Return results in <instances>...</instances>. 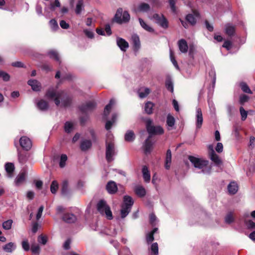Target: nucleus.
Returning <instances> with one entry per match:
<instances>
[{"label": "nucleus", "instance_id": "nucleus-16", "mask_svg": "<svg viewBox=\"0 0 255 255\" xmlns=\"http://www.w3.org/2000/svg\"><path fill=\"white\" fill-rule=\"evenodd\" d=\"M199 16V13L197 11H194L193 14H189L186 16V20L190 23L193 25L196 22V19Z\"/></svg>", "mask_w": 255, "mask_h": 255}, {"label": "nucleus", "instance_id": "nucleus-22", "mask_svg": "<svg viewBox=\"0 0 255 255\" xmlns=\"http://www.w3.org/2000/svg\"><path fill=\"white\" fill-rule=\"evenodd\" d=\"M134 192L140 197H144L146 194V190L141 185L136 186L134 188Z\"/></svg>", "mask_w": 255, "mask_h": 255}, {"label": "nucleus", "instance_id": "nucleus-8", "mask_svg": "<svg viewBox=\"0 0 255 255\" xmlns=\"http://www.w3.org/2000/svg\"><path fill=\"white\" fill-rule=\"evenodd\" d=\"M155 22L159 24L160 26L164 28H166L168 27V22L166 19L163 16V15H159L158 14H154L153 16Z\"/></svg>", "mask_w": 255, "mask_h": 255}, {"label": "nucleus", "instance_id": "nucleus-1", "mask_svg": "<svg viewBox=\"0 0 255 255\" xmlns=\"http://www.w3.org/2000/svg\"><path fill=\"white\" fill-rule=\"evenodd\" d=\"M46 97L54 102L56 106H67L69 104V100L63 91H56L53 88L49 89L46 94Z\"/></svg>", "mask_w": 255, "mask_h": 255}, {"label": "nucleus", "instance_id": "nucleus-28", "mask_svg": "<svg viewBox=\"0 0 255 255\" xmlns=\"http://www.w3.org/2000/svg\"><path fill=\"white\" fill-rule=\"evenodd\" d=\"M37 107L41 111L47 110L48 108V103L43 100H40L36 103Z\"/></svg>", "mask_w": 255, "mask_h": 255}, {"label": "nucleus", "instance_id": "nucleus-39", "mask_svg": "<svg viewBox=\"0 0 255 255\" xmlns=\"http://www.w3.org/2000/svg\"><path fill=\"white\" fill-rule=\"evenodd\" d=\"M59 188V184L56 180H53L50 185V191L52 194H56Z\"/></svg>", "mask_w": 255, "mask_h": 255}, {"label": "nucleus", "instance_id": "nucleus-31", "mask_svg": "<svg viewBox=\"0 0 255 255\" xmlns=\"http://www.w3.org/2000/svg\"><path fill=\"white\" fill-rule=\"evenodd\" d=\"M235 31V26L230 23H228L225 26L226 33L229 36H232L234 34Z\"/></svg>", "mask_w": 255, "mask_h": 255}, {"label": "nucleus", "instance_id": "nucleus-30", "mask_svg": "<svg viewBox=\"0 0 255 255\" xmlns=\"http://www.w3.org/2000/svg\"><path fill=\"white\" fill-rule=\"evenodd\" d=\"M131 40L134 45V49L136 50H138L140 48V42L139 36L136 34L132 35Z\"/></svg>", "mask_w": 255, "mask_h": 255}, {"label": "nucleus", "instance_id": "nucleus-47", "mask_svg": "<svg viewBox=\"0 0 255 255\" xmlns=\"http://www.w3.org/2000/svg\"><path fill=\"white\" fill-rule=\"evenodd\" d=\"M67 160V156L66 154H63L60 156V161H59V166L61 168H63L66 165V162Z\"/></svg>", "mask_w": 255, "mask_h": 255}, {"label": "nucleus", "instance_id": "nucleus-36", "mask_svg": "<svg viewBox=\"0 0 255 255\" xmlns=\"http://www.w3.org/2000/svg\"><path fill=\"white\" fill-rule=\"evenodd\" d=\"M171 152L170 149L167 151L166 157L165 160V167L166 169H168L170 168V164L171 162Z\"/></svg>", "mask_w": 255, "mask_h": 255}, {"label": "nucleus", "instance_id": "nucleus-19", "mask_svg": "<svg viewBox=\"0 0 255 255\" xmlns=\"http://www.w3.org/2000/svg\"><path fill=\"white\" fill-rule=\"evenodd\" d=\"M28 84L31 87L32 89L35 91H39L41 89L40 83L36 80H30Z\"/></svg>", "mask_w": 255, "mask_h": 255}, {"label": "nucleus", "instance_id": "nucleus-24", "mask_svg": "<svg viewBox=\"0 0 255 255\" xmlns=\"http://www.w3.org/2000/svg\"><path fill=\"white\" fill-rule=\"evenodd\" d=\"M143 178L145 182H149L150 180V174L146 166H143L142 168Z\"/></svg>", "mask_w": 255, "mask_h": 255}, {"label": "nucleus", "instance_id": "nucleus-38", "mask_svg": "<svg viewBox=\"0 0 255 255\" xmlns=\"http://www.w3.org/2000/svg\"><path fill=\"white\" fill-rule=\"evenodd\" d=\"M123 9L119 8L117 10L116 13L114 17L115 21L120 24L122 23Z\"/></svg>", "mask_w": 255, "mask_h": 255}, {"label": "nucleus", "instance_id": "nucleus-11", "mask_svg": "<svg viewBox=\"0 0 255 255\" xmlns=\"http://www.w3.org/2000/svg\"><path fill=\"white\" fill-rule=\"evenodd\" d=\"M26 176L27 175L25 172H20L15 179L14 183L15 186H19L23 184L26 180Z\"/></svg>", "mask_w": 255, "mask_h": 255}, {"label": "nucleus", "instance_id": "nucleus-4", "mask_svg": "<svg viewBox=\"0 0 255 255\" xmlns=\"http://www.w3.org/2000/svg\"><path fill=\"white\" fill-rule=\"evenodd\" d=\"M97 208L99 212L102 215H105L107 219L112 220L113 219L112 212L106 201L100 200L97 203Z\"/></svg>", "mask_w": 255, "mask_h": 255}, {"label": "nucleus", "instance_id": "nucleus-49", "mask_svg": "<svg viewBox=\"0 0 255 255\" xmlns=\"http://www.w3.org/2000/svg\"><path fill=\"white\" fill-rule=\"evenodd\" d=\"M49 25L53 31H56L59 28L58 23L54 19H51L49 21Z\"/></svg>", "mask_w": 255, "mask_h": 255}, {"label": "nucleus", "instance_id": "nucleus-26", "mask_svg": "<svg viewBox=\"0 0 255 255\" xmlns=\"http://www.w3.org/2000/svg\"><path fill=\"white\" fill-rule=\"evenodd\" d=\"M138 20L140 26L145 30L149 32H154V30L152 27L148 25L142 18H139Z\"/></svg>", "mask_w": 255, "mask_h": 255}, {"label": "nucleus", "instance_id": "nucleus-20", "mask_svg": "<svg viewBox=\"0 0 255 255\" xmlns=\"http://www.w3.org/2000/svg\"><path fill=\"white\" fill-rule=\"evenodd\" d=\"M62 219L64 221L68 223H74L77 219L76 217L73 214H65Z\"/></svg>", "mask_w": 255, "mask_h": 255}, {"label": "nucleus", "instance_id": "nucleus-42", "mask_svg": "<svg viewBox=\"0 0 255 255\" xmlns=\"http://www.w3.org/2000/svg\"><path fill=\"white\" fill-rule=\"evenodd\" d=\"M153 104L152 102H148L145 104L144 110L147 114H151L152 113Z\"/></svg>", "mask_w": 255, "mask_h": 255}, {"label": "nucleus", "instance_id": "nucleus-23", "mask_svg": "<svg viewBox=\"0 0 255 255\" xmlns=\"http://www.w3.org/2000/svg\"><path fill=\"white\" fill-rule=\"evenodd\" d=\"M116 101L114 99H111L104 110V115L105 117H107L110 114L113 107L115 105Z\"/></svg>", "mask_w": 255, "mask_h": 255}, {"label": "nucleus", "instance_id": "nucleus-58", "mask_svg": "<svg viewBox=\"0 0 255 255\" xmlns=\"http://www.w3.org/2000/svg\"><path fill=\"white\" fill-rule=\"evenodd\" d=\"M0 77H1L4 81H8L10 78V76L7 73L2 71H0Z\"/></svg>", "mask_w": 255, "mask_h": 255}, {"label": "nucleus", "instance_id": "nucleus-6", "mask_svg": "<svg viewBox=\"0 0 255 255\" xmlns=\"http://www.w3.org/2000/svg\"><path fill=\"white\" fill-rule=\"evenodd\" d=\"M146 128L147 132L150 134H162L164 133L163 128L160 126H154L152 125V121L147 119L145 121Z\"/></svg>", "mask_w": 255, "mask_h": 255}, {"label": "nucleus", "instance_id": "nucleus-60", "mask_svg": "<svg viewBox=\"0 0 255 255\" xmlns=\"http://www.w3.org/2000/svg\"><path fill=\"white\" fill-rule=\"evenodd\" d=\"M249 99V96L246 95H242L240 97V103L241 104L243 105L245 102H247Z\"/></svg>", "mask_w": 255, "mask_h": 255}, {"label": "nucleus", "instance_id": "nucleus-40", "mask_svg": "<svg viewBox=\"0 0 255 255\" xmlns=\"http://www.w3.org/2000/svg\"><path fill=\"white\" fill-rule=\"evenodd\" d=\"M134 134L131 130H128L125 134V138L127 141H132L134 139Z\"/></svg>", "mask_w": 255, "mask_h": 255}, {"label": "nucleus", "instance_id": "nucleus-43", "mask_svg": "<svg viewBox=\"0 0 255 255\" xmlns=\"http://www.w3.org/2000/svg\"><path fill=\"white\" fill-rule=\"evenodd\" d=\"M165 86L168 90L170 91L172 93L173 92V84L170 78H168L166 80Z\"/></svg>", "mask_w": 255, "mask_h": 255}, {"label": "nucleus", "instance_id": "nucleus-18", "mask_svg": "<svg viewBox=\"0 0 255 255\" xmlns=\"http://www.w3.org/2000/svg\"><path fill=\"white\" fill-rule=\"evenodd\" d=\"M69 182L67 180L64 179L61 183V193L66 196L69 193Z\"/></svg>", "mask_w": 255, "mask_h": 255}, {"label": "nucleus", "instance_id": "nucleus-61", "mask_svg": "<svg viewBox=\"0 0 255 255\" xmlns=\"http://www.w3.org/2000/svg\"><path fill=\"white\" fill-rule=\"evenodd\" d=\"M22 247L23 249L25 251H28L29 250V245L27 240L23 241L22 242Z\"/></svg>", "mask_w": 255, "mask_h": 255}, {"label": "nucleus", "instance_id": "nucleus-34", "mask_svg": "<svg viewBox=\"0 0 255 255\" xmlns=\"http://www.w3.org/2000/svg\"><path fill=\"white\" fill-rule=\"evenodd\" d=\"M84 5L83 0H79L76 4L75 12L77 14L81 13L82 11L84 9Z\"/></svg>", "mask_w": 255, "mask_h": 255}, {"label": "nucleus", "instance_id": "nucleus-57", "mask_svg": "<svg viewBox=\"0 0 255 255\" xmlns=\"http://www.w3.org/2000/svg\"><path fill=\"white\" fill-rule=\"evenodd\" d=\"M247 227L249 229H255V223L252 220H248L245 222Z\"/></svg>", "mask_w": 255, "mask_h": 255}, {"label": "nucleus", "instance_id": "nucleus-63", "mask_svg": "<svg viewBox=\"0 0 255 255\" xmlns=\"http://www.w3.org/2000/svg\"><path fill=\"white\" fill-rule=\"evenodd\" d=\"M223 47L227 50H230L232 47V42L230 41L226 40L224 42Z\"/></svg>", "mask_w": 255, "mask_h": 255}, {"label": "nucleus", "instance_id": "nucleus-15", "mask_svg": "<svg viewBox=\"0 0 255 255\" xmlns=\"http://www.w3.org/2000/svg\"><path fill=\"white\" fill-rule=\"evenodd\" d=\"M175 120L174 118L170 114H168L167 116L166 126L168 130H172L174 128Z\"/></svg>", "mask_w": 255, "mask_h": 255}, {"label": "nucleus", "instance_id": "nucleus-21", "mask_svg": "<svg viewBox=\"0 0 255 255\" xmlns=\"http://www.w3.org/2000/svg\"><path fill=\"white\" fill-rule=\"evenodd\" d=\"M228 190L230 194H235L238 190V186L236 182H231L228 186Z\"/></svg>", "mask_w": 255, "mask_h": 255}, {"label": "nucleus", "instance_id": "nucleus-53", "mask_svg": "<svg viewBox=\"0 0 255 255\" xmlns=\"http://www.w3.org/2000/svg\"><path fill=\"white\" fill-rule=\"evenodd\" d=\"M37 241L42 245H45L47 242V237L46 236L41 235L38 236Z\"/></svg>", "mask_w": 255, "mask_h": 255}, {"label": "nucleus", "instance_id": "nucleus-44", "mask_svg": "<svg viewBox=\"0 0 255 255\" xmlns=\"http://www.w3.org/2000/svg\"><path fill=\"white\" fill-rule=\"evenodd\" d=\"M157 228H155L152 231L146 235V241L148 243H150L154 240L153 235L157 231Z\"/></svg>", "mask_w": 255, "mask_h": 255}, {"label": "nucleus", "instance_id": "nucleus-33", "mask_svg": "<svg viewBox=\"0 0 255 255\" xmlns=\"http://www.w3.org/2000/svg\"><path fill=\"white\" fill-rule=\"evenodd\" d=\"M151 135H149L148 138L146 139L144 143V148L146 153L149 152L151 149L153 142H151L150 140Z\"/></svg>", "mask_w": 255, "mask_h": 255}, {"label": "nucleus", "instance_id": "nucleus-59", "mask_svg": "<svg viewBox=\"0 0 255 255\" xmlns=\"http://www.w3.org/2000/svg\"><path fill=\"white\" fill-rule=\"evenodd\" d=\"M170 58L171 61L172 62L173 65L174 66V67L177 69L178 70L179 69L178 65L176 61L175 58L173 57V53L171 50H170Z\"/></svg>", "mask_w": 255, "mask_h": 255}, {"label": "nucleus", "instance_id": "nucleus-13", "mask_svg": "<svg viewBox=\"0 0 255 255\" xmlns=\"http://www.w3.org/2000/svg\"><path fill=\"white\" fill-rule=\"evenodd\" d=\"M106 189L109 194H114L116 193L118 190L116 183L113 181L108 182L106 185Z\"/></svg>", "mask_w": 255, "mask_h": 255}, {"label": "nucleus", "instance_id": "nucleus-62", "mask_svg": "<svg viewBox=\"0 0 255 255\" xmlns=\"http://www.w3.org/2000/svg\"><path fill=\"white\" fill-rule=\"evenodd\" d=\"M169 3L170 8H171L172 11L173 12H175V11H176V7H175L176 0H169Z\"/></svg>", "mask_w": 255, "mask_h": 255}, {"label": "nucleus", "instance_id": "nucleus-32", "mask_svg": "<svg viewBox=\"0 0 255 255\" xmlns=\"http://www.w3.org/2000/svg\"><path fill=\"white\" fill-rule=\"evenodd\" d=\"M117 118L118 115L117 114L114 113L112 115V120L111 121H108L106 124L105 127L107 130L111 128L112 125L116 122Z\"/></svg>", "mask_w": 255, "mask_h": 255}, {"label": "nucleus", "instance_id": "nucleus-48", "mask_svg": "<svg viewBox=\"0 0 255 255\" xmlns=\"http://www.w3.org/2000/svg\"><path fill=\"white\" fill-rule=\"evenodd\" d=\"M64 129L65 131L69 133L72 131L73 129V124L72 123L70 122H67L65 124L64 126Z\"/></svg>", "mask_w": 255, "mask_h": 255}, {"label": "nucleus", "instance_id": "nucleus-51", "mask_svg": "<svg viewBox=\"0 0 255 255\" xmlns=\"http://www.w3.org/2000/svg\"><path fill=\"white\" fill-rule=\"evenodd\" d=\"M13 221L12 220H8L2 224V227L5 230H9L11 228Z\"/></svg>", "mask_w": 255, "mask_h": 255}, {"label": "nucleus", "instance_id": "nucleus-27", "mask_svg": "<svg viewBox=\"0 0 255 255\" xmlns=\"http://www.w3.org/2000/svg\"><path fill=\"white\" fill-rule=\"evenodd\" d=\"M178 46L180 51L182 53H186L188 50L187 43L184 39H181L178 41Z\"/></svg>", "mask_w": 255, "mask_h": 255}, {"label": "nucleus", "instance_id": "nucleus-54", "mask_svg": "<svg viewBox=\"0 0 255 255\" xmlns=\"http://www.w3.org/2000/svg\"><path fill=\"white\" fill-rule=\"evenodd\" d=\"M31 250L33 254L38 255L40 251L39 246L38 245L33 244L31 246Z\"/></svg>", "mask_w": 255, "mask_h": 255}, {"label": "nucleus", "instance_id": "nucleus-52", "mask_svg": "<svg viewBox=\"0 0 255 255\" xmlns=\"http://www.w3.org/2000/svg\"><path fill=\"white\" fill-rule=\"evenodd\" d=\"M241 87L242 91L246 93L252 94V91L250 90L249 86L245 83H242L241 84Z\"/></svg>", "mask_w": 255, "mask_h": 255}, {"label": "nucleus", "instance_id": "nucleus-45", "mask_svg": "<svg viewBox=\"0 0 255 255\" xmlns=\"http://www.w3.org/2000/svg\"><path fill=\"white\" fill-rule=\"evenodd\" d=\"M151 255H158V246L157 243H153L150 248Z\"/></svg>", "mask_w": 255, "mask_h": 255}, {"label": "nucleus", "instance_id": "nucleus-14", "mask_svg": "<svg viewBox=\"0 0 255 255\" xmlns=\"http://www.w3.org/2000/svg\"><path fill=\"white\" fill-rule=\"evenodd\" d=\"M117 44L120 49L123 51H126L128 47V43L124 39L122 38H117Z\"/></svg>", "mask_w": 255, "mask_h": 255}, {"label": "nucleus", "instance_id": "nucleus-46", "mask_svg": "<svg viewBox=\"0 0 255 255\" xmlns=\"http://www.w3.org/2000/svg\"><path fill=\"white\" fill-rule=\"evenodd\" d=\"M234 221V216L232 212L227 214L225 218V221L227 224H231Z\"/></svg>", "mask_w": 255, "mask_h": 255}, {"label": "nucleus", "instance_id": "nucleus-55", "mask_svg": "<svg viewBox=\"0 0 255 255\" xmlns=\"http://www.w3.org/2000/svg\"><path fill=\"white\" fill-rule=\"evenodd\" d=\"M240 112L242 117V121H245L248 116V112L242 107L240 108Z\"/></svg>", "mask_w": 255, "mask_h": 255}, {"label": "nucleus", "instance_id": "nucleus-12", "mask_svg": "<svg viewBox=\"0 0 255 255\" xmlns=\"http://www.w3.org/2000/svg\"><path fill=\"white\" fill-rule=\"evenodd\" d=\"M149 10V5L144 2L139 3L134 9V11L136 12H147Z\"/></svg>", "mask_w": 255, "mask_h": 255}, {"label": "nucleus", "instance_id": "nucleus-56", "mask_svg": "<svg viewBox=\"0 0 255 255\" xmlns=\"http://www.w3.org/2000/svg\"><path fill=\"white\" fill-rule=\"evenodd\" d=\"M85 34L89 38H93L94 37V33L92 30L85 29L84 30Z\"/></svg>", "mask_w": 255, "mask_h": 255}, {"label": "nucleus", "instance_id": "nucleus-7", "mask_svg": "<svg viewBox=\"0 0 255 255\" xmlns=\"http://www.w3.org/2000/svg\"><path fill=\"white\" fill-rule=\"evenodd\" d=\"M19 141L20 145L24 150L28 151L31 149L32 142L28 137L22 136L20 138Z\"/></svg>", "mask_w": 255, "mask_h": 255}, {"label": "nucleus", "instance_id": "nucleus-5", "mask_svg": "<svg viewBox=\"0 0 255 255\" xmlns=\"http://www.w3.org/2000/svg\"><path fill=\"white\" fill-rule=\"evenodd\" d=\"M133 204V201L131 197L129 196H124L123 203L121 209V215L122 218H125L129 214Z\"/></svg>", "mask_w": 255, "mask_h": 255}, {"label": "nucleus", "instance_id": "nucleus-35", "mask_svg": "<svg viewBox=\"0 0 255 255\" xmlns=\"http://www.w3.org/2000/svg\"><path fill=\"white\" fill-rule=\"evenodd\" d=\"M91 145L92 143L90 140H84L81 142V148L82 150L85 151L90 148Z\"/></svg>", "mask_w": 255, "mask_h": 255}, {"label": "nucleus", "instance_id": "nucleus-41", "mask_svg": "<svg viewBox=\"0 0 255 255\" xmlns=\"http://www.w3.org/2000/svg\"><path fill=\"white\" fill-rule=\"evenodd\" d=\"M48 55L50 58L53 59L56 61L60 62V57L59 56L58 53L56 51H49L48 53Z\"/></svg>", "mask_w": 255, "mask_h": 255}, {"label": "nucleus", "instance_id": "nucleus-2", "mask_svg": "<svg viewBox=\"0 0 255 255\" xmlns=\"http://www.w3.org/2000/svg\"><path fill=\"white\" fill-rule=\"evenodd\" d=\"M188 159L196 168L201 169L204 174H209L211 172V167L208 166V161L193 156H189Z\"/></svg>", "mask_w": 255, "mask_h": 255}, {"label": "nucleus", "instance_id": "nucleus-17", "mask_svg": "<svg viewBox=\"0 0 255 255\" xmlns=\"http://www.w3.org/2000/svg\"><path fill=\"white\" fill-rule=\"evenodd\" d=\"M4 167L7 177L11 178L13 176V172L14 170V164L12 163L8 162L5 164Z\"/></svg>", "mask_w": 255, "mask_h": 255}, {"label": "nucleus", "instance_id": "nucleus-29", "mask_svg": "<svg viewBox=\"0 0 255 255\" xmlns=\"http://www.w3.org/2000/svg\"><path fill=\"white\" fill-rule=\"evenodd\" d=\"M16 248V245L12 242L5 244L3 246V250L6 253H12Z\"/></svg>", "mask_w": 255, "mask_h": 255}, {"label": "nucleus", "instance_id": "nucleus-3", "mask_svg": "<svg viewBox=\"0 0 255 255\" xmlns=\"http://www.w3.org/2000/svg\"><path fill=\"white\" fill-rule=\"evenodd\" d=\"M112 138L113 135L109 133L107 134L106 146V157L109 162L114 160V156L116 154L114 144L111 140Z\"/></svg>", "mask_w": 255, "mask_h": 255}, {"label": "nucleus", "instance_id": "nucleus-37", "mask_svg": "<svg viewBox=\"0 0 255 255\" xmlns=\"http://www.w3.org/2000/svg\"><path fill=\"white\" fill-rule=\"evenodd\" d=\"M150 89L148 88H143L140 89L138 92V96L140 98H145L150 93Z\"/></svg>", "mask_w": 255, "mask_h": 255}, {"label": "nucleus", "instance_id": "nucleus-64", "mask_svg": "<svg viewBox=\"0 0 255 255\" xmlns=\"http://www.w3.org/2000/svg\"><path fill=\"white\" fill-rule=\"evenodd\" d=\"M215 149L217 152L219 153L222 152L223 150V144L221 142H218Z\"/></svg>", "mask_w": 255, "mask_h": 255}, {"label": "nucleus", "instance_id": "nucleus-25", "mask_svg": "<svg viewBox=\"0 0 255 255\" xmlns=\"http://www.w3.org/2000/svg\"><path fill=\"white\" fill-rule=\"evenodd\" d=\"M211 160L214 163V164L220 167L222 164V162L219 156L216 153L211 154L209 155Z\"/></svg>", "mask_w": 255, "mask_h": 255}, {"label": "nucleus", "instance_id": "nucleus-10", "mask_svg": "<svg viewBox=\"0 0 255 255\" xmlns=\"http://www.w3.org/2000/svg\"><path fill=\"white\" fill-rule=\"evenodd\" d=\"M203 122V115L201 109L197 108L196 110V127L197 129H200Z\"/></svg>", "mask_w": 255, "mask_h": 255}, {"label": "nucleus", "instance_id": "nucleus-50", "mask_svg": "<svg viewBox=\"0 0 255 255\" xmlns=\"http://www.w3.org/2000/svg\"><path fill=\"white\" fill-rule=\"evenodd\" d=\"M130 19V15L128 12L127 11L123 12L122 23L128 22Z\"/></svg>", "mask_w": 255, "mask_h": 255}, {"label": "nucleus", "instance_id": "nucleus-9", "mask_svg": "<svg viewBox=\"0 0 255 255\" xmlns=\"http://www.w3.org/2000/svg\"><path fill=\"white\" fill-rule=\"evenodd\" d=\"M96 104L93 101H89L82 105L80 109L84 113H88L94 110L96 107Z\"/></svg>", "mask_w": 255, "mask_h": 255}]
</instances>
